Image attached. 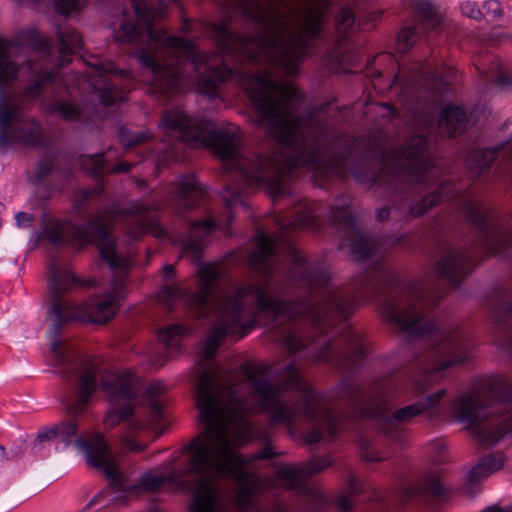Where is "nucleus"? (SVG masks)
<instances>
[{"instance_id": "aec40b11", "label": "nucleus", "mask_w": 512, "mask_h": 512, "mask_svg": "<svg viewBox=\"0 0 512 512\" xmlns=\"http://www.w3.org/2000/svg\"><path fill=\"white\" fill-rule=\"evenodd\" d=\"M48 110L51 114L59 115L68 121H79L85 117L84 112L70 101H56L49 105Z\"/></svg>"}, {"instance_id": "2eb2a0df", "label": "nucleus", "mask_w": 512, "mask_h": 512, "mask_svg": "<svg viewBox=\"0 0 512 512\" xmlns=\"http://www.w3.org/2000/svg\"><path fill=\"white\" fill-rule=\"evenodd\" d=\"M465 111L458 106H448L442 110L439 119V128L449 137L462 133L467 126Z\"/></svg>"}, {"instance_id": "473e14b6", "label": "nucleus", "mask_w": 512, "mask_h": 512, "mask_svg": "<svg viewBox=\"0 0 512 512\" xmlns=\"http://www.w3.org/2000/svg\"><path fill=\"white\" fill-rule=\"evenodd\" d=\"M390 214V208L389 207H383L377 211V219L381 222L386 221Z\"/></svg>"}, {"instance_id": "f3484780", "label": "nucleus", "mask_w": 512, "mask_h": 512, "mask_svg": "<svg viewBox=\"0 0 512 512\" xmlns=\"http://www.w3.org/2000/svg\"><path fill=\"white\" fill-rule=\"evenodd\" d=\"M497 148L476 149L470 152L467 163L475 176H480L496 159Z\"/></svg>"}, {"instance_id": "20e7f679", "label": "nucleus", "mask_w": 512, "mask_h": 512, "mask_svg": "<svg viewBox=\"0 0 512 512\" xmlns=\"http://www.w3.org/2000/svg\"><path fill=\"white\" fill-rule=\"evenodd\" d=\"M428 143L426 136L415 135L393 149L389 158L383 150L377 153L388 172V189L408 203V214L414 218L458 194L451 182L438 183L441 171L427 152Z\"/></svg>"}, {"instance_id": "7ed1b4c3", "label": "nucleus", "mask_w": 512, "mask_h": 512, "mask_svg": "<svg viewBox=\"0 0 512 512\" xmlns=\"http://www.w3.org/2000/svg\"><path fill=\"white\" fill-rule=\"evenodd\" d=\"M59 57L53 58L49 41L36 29L19 33L15 41L0 37V84L10 83L17 74H29L31 81L24 88L23 98L35 100L53 83H66L59 75L60 66L69 62L67 57L82 48V38L72 27L59 28Z\"/></svg>"}, {"instance_id": "72a5a7b5", "label": "nucleus", "mask_w": 512, "mask_h": 512, "mask_svg": "<svg viewBox=\"0 0 512 512\" xmlns=\"http://www.w3.org/2000/svg\"><path fill=\"white\" fill-rule=\"evenodd\" d=\"M101 497H102V495H101V494H99V495L95 496V497H94V498L89 502V504H88V505H89V506H92V505H94V504L98 503V502H99V499H100Z\"/></svg>"}, {"instance_id": "4be33fe9", "label": "nucleus", "mask_w": 512, "mask_h": 512, "mask_svg": "<svg viewBox=\"0 0 512 512\" xmlns=\"http://www.w3.org/2000/svg\"><path fill=\"white\" fill-rule=\"evenodd\" d=\"M149 138V134L145 131H131L126 128L119 129V139L125 147H131L142 142H145Z\"/></svg>"}, {"instance_id": "412c9836", "label": "nucleus", "mask_w": 512, "mask_h": 512, "mask_svg": "<svg viewBox=\"0 0 512 512\" xmlns=\"http://www.w3.org/2000/svg\"><path fill=\"white\" fill-rule=\"evenodd\" d=\"M417 28L405 27L403 28L397 37V50L401 53H405L417 40Z\"/></svg>"}, {"instance_id": "0eeeda50", "label": "nucleus", "mask_w": 512, "mask_h": 512, "mask_svg": "<svg viewBox=\"0 0 512 512\" xmlns=\"http://www.w3.org/2000/svg\"><path fill=\"white\" fill-rule=\"evenodd\" d=\"M49 142L41 125L24 112L21 104L9 103L0 108V148L10 144L37 148Z\"/></svg>"}, {"instance_id": "a878e982", "label": "nucleus", "mask_w": 512, "mask_h": 512, "mask_svg": "<svg viewBox=\"0 0 512 512\" xmlns=\"http://www.w3.org/2000/svg\"><path fill=\"white\" fill-rule=\"evenodd\" d=\"M482 14L488 20H496L502 14V8L498 0H488L483 5Z\"/></svg>"}, {"instance_id": "6e6552de", "label": "nucleus", "mask_w": 512, "mask_h": 512, "mask_svg": "<svg viewBox=\"0 0 512 512\" xmlns=\"http://www.w3.org/2000/svg\"><path fill=\"white\" fill-rule=\"evenodd\" d=\"M88 64V72L73 76L75 83H89L103 105H112L126 99V92L119 87V83L120 78H130L128 71L120 70L106 60L95 59Z\"/></svg>"}, {"instance_id": "f257e3e1", "label": "nucleus", "mask_w": 512, "mask_h": 512, "mask_svg": "<svg viewBox=\"0 0 512 512\" xmlns=\"http://www.w3.org/2000/svg\"><path fill=\"white\" fill-rule=\"evenodd\" d=\"M253 107L255 124L271 142L268 155L252 153L244 147L236 126L217 128L203 116H188L179 106L164 111L158 124L163 139L160 153L155 157L157 167L181 160L187 147H205L214 151L226 171L237 172L240 179H230L221 194L228 209L225 220L192 221L188 234L174 235L157 224L155 213L162 203L148 206L134 202L125 209L92 215L83 225L54 220L41 233L54 245H96L101 258L114 273L110 286L102 294L79 305L68 293L74 287L92 286L94 282H82L67 264L52 261L48 268L47 317L53 372L71 388L72 395L66 403L68 417L48 432L40 433L38 438L46 440L54 436L66 445L75 446L90 465L106 475L115 494L156 493L169 484L194 495L191 507H227L216 485L219 479L226 478L239 484L235 507H260L257 495L278 484L291 490L295 499L275 501L271 507H303V464L279 466L274 477H265L253 463L275 457L270 446L249 458L238 452L240 445L258 437L248 418L250 414L265 412L272 423H282L290 430L303 418V379L295 364L288 363L281 379L274 380L270 378L268 365L245 363L239 371L242 380L231 375L227 381L218 380L220 372L213 364L221 341L226 337H244L261 313L274 320L275 337L289 353L303 349V297L285 299L289 288L303 289V255L288 238L289 231L303 229L302 200L288 218L278 221L276 236L257 232L254 250L247 259L249 266L264 276L281 271L280 264L285 259L289 264V270L284 271L287 287L271 280L246 281L230 287L212 301L216 282L221 277L218 266L199 264L195 292L183 290L174 283L172 265L162 269L163 286L157 294L158 301L171 308L180 300L193 308L198 317H204L209 311L214 316L202 348L203 358L195 369L196 404L205 428L185 447L190 458L183 468L174 467L178 456H172L169 462L144 473L137 484L127 482L103 434L90 432L86 405L99 386L111 404L105 425L113 427L125 422L131 435L123 437V445L133 452H141L147 445L135 441L132 435L148 429L159 430L155 438L162 433L159 425L164 419L165 386L162 382L145 386L132 371L101 369L96 362L58 338L61 328L71 321L108 322L126 296L131 253L122 254L117 250L110 232L111 222L123 219L131 241L151 231L157 237H168L181 245L182 254L198 262L212 232L225 230L233 220L230 209L244 203L245 187L264 189L274 200L292 195L290 174L296 168H303V116L296 112L298 106Z\"/></svg>"}, {"instance_id": "ddd939ff", "label": "nucleus", "mask_w": 512, "mask_h": 512, "mask_svg": "<svg viewBox=\"0 0 512 512\" xmlns=\"http://www.w3.org/2000/svg\"><path fill=\"white\" fill-rule=\"evenodd\" d=\"M470 265L471 256L465 249L446 248L435 264V272L451 285L458 286L469 273Z\"/></svg>"}, {"instance_id": "2f4dec72", "label": "nucleus", "mask_w": 512, "mask_h": 512, "mask_svg": "<svg viewBox=\"0 0 512 512\" xmlns=\"http://www.w3.org/2000/svg\"><path fill=\"white\" fill-rule=\"evenodd\" d=\"M497 84L504 86V87H508V86L512 85V79L509 75L500 74L497 77Z\"/></svg>"}, {"instance_id": "393cba45", "label": "nucleus", "mask_w": 512, "mask_h": 512, "mask_svg": "<svg viewBox=\"0 0 512 512\" xmlns=\"http://www.w3.org/2000/svg\"><path fill=\"white\" fill-rule=\"evenodd\" d=\"M100 194L99 189L81 191L75 197V209L78 212L85 210L86 205Z\"/></svg>"}, {"instance_id": "c9c22d12", "label": "nucleus", "mask_w": 512, "mask_h": 512, "mask_svg": "<svg viewBox=\"0 0 512 512\" xmlns=\"http://www.w3.org/2000/svg\"><path fill=\"white\" fill-rule=\"evenodd\" d=\"M389 112L392 114L394 113V110L392 108H389Z\"/></svg>"}, {"instance_id": "6ab92c4d", "label": "nucleus", "mask_w": 512, "mask_h": 512, "mask_svg": "<svg viewBox=\"0 0 512 512\" xmlns=\"http://www.w3.org/2000/svg\"><path fill=\"white\" fill-rule=\"evenodd\" d=\"M186 332V328L178 324H172L160 329L158 338L165 348L173 353L179 349L181 338Z\"/></svg>"}, {"instance_id": "c756f323", "label": "nucleus", "mask_w": 512, "mask_h": 512, "mask_svg": "<svg viewBox=\"0 0 512 512\" xmlns=\"http://www.w3.org/2000/svg\"><path fill=\"white\" fill-rule=\"evenodd\" d=\"M362 457L366 460V461H370V462H373V461H381L383 460L384 458L382 456H380V454L376 451H373V450H370V449H366L362 452Z\"/></svg>"}, {"instance_id": "5701e85b", "label": "nucleus", "mask_w": 512, "mask_h": 512, "mask_svg": "<svg viewBox=\"0 0 512 512\" xmlns=\"http://www.w3.org/2000/svg\"><path fill=\"white\" fill-rule=\"evenodd\" d=\"M87 0H53L57 11L65 16H69L82 9Z\"/></svg>"}, {"instance_id": "39448f33", "label": "nucleus", "mask_w": 512, "mask_h": 512, "mask_svg": "<svg viewBox=\"0 0 512 512\" xmlns=\"http://www.w3.org/2000/svg\"><path fill=\"white\" fill-rule=\"evenodd\" d=\"M397 382L392 378L374 382L362 387L352 379L342 380L337 387V398L352 409V416L370 419L389 438L401 441L405 426L427 410L437 407L446 394L441 389L424 400L390 409V403L397 397Z\"/></svg>"}, {"instance_id": "f03ea898", "label": "nucleus", "mask_w": 512, "mask_h": 512, "mask_svg": "<svg viewBox=\"0 0 512 512\" xmlns=\"http://www.w3.org/2000/svg\"><path fill=\"white\" fill-rule=\"evenodd\" d=\"M234 9L257 27L250 36L235 35L221 25L225 42L235 38L237 50L249 61H265L293 75L312 49L325 39L331 0H231Z\"/></svg>"}, {"instance_id": "a211bd4d", "label": "nucleus", "mask_w": 512, "mask_h": 512, "mask_svg": "<svg viewBox=\"0 0 512 512\" xmlns=\"http://www.w3.org/2000/svg\"><path fill=\"white\" fill-rule=\"evenodd\" d=\"M415 10L420 20L419 26L421 29L438 30L441 24V16L429 0H418L415 3Z\"/></svg>"}, {"instance_id": "bb28decb", "label": "nucleus", "mask_w": 512, "mask_h": 512, "mask_svg": "<svg viewBox=\"0 0 512 512\" xmlns=\"http://www.w3.org/2000/svg\"><path fill=\"white\" fill-rule=\"evenodd\" d=\"M425 490L428 494H430L431 496L438 500L443 499L446 494L445 487L436 478H432L427 482Z\"/></svg>"}, {"instance_id": "1a4fd4ad", "label": "nucleus", "mask_w": 512, "mask_h": 512, "mask_svg": "<svg viewBox=\"0 0 512 512\" xmlns=\"http://www.w3.org/2000/svg\"><path fill=\"white\" fill-rule=\"evenodd\" d=\"M466 218L480 234V245L493 254L512 247V233L503 229L500 220L477 202L463 199Z\"/></svg>"}, {"instance_id": "7c9ffc66", "label": "nucleus", "mask_w": 512, "mask_h": 512, "mask_svg": "<svg viewBox=\"0 0 512 512\" xmlns=\"http://www.w3.org/2000/svg\"><path fill=\"white\" fill-rule=\"evenodd\" d=\"M15 219H16V224L19 227L27 226L32 220L31 216L24 212H19L18 214H16Z\"/></svg>"}, {"instance_id": "9d476101", "label": "nucleus", "mask_w": 512, "mask_h": 512, "mask_svg": "<svg viewBox=\"0 0 512 512\" xmlns=\"http://www.w3.org/2000/svg\"><path fill=\"white\" fill-rule=\"evenodd\" d=\"M453 77L454 71L450 67H436L430 62L418 61L408 69H400L392 83H422L429 89L446 91Z\"/></svg>"}, {"instance_id": "dca6fc26", "label": "nucleus", "mask_w": 512, "mask_h": 512, "mask_svg": "<svg viewBox=\"0 0 512 512\" xmlns=\"http://www.w3.org/2000/svg\"><path fill=\"white\" fill-rule=\"evenodd\" d=\"M503 465L501 453L489 454L483 457L468 473L467 479L471 484H476L489 475L499 470Z\"/></svg>"}, {"instance_id": "b1692460", "label": "nucleus", "mask_w": 512, "mask_h": 512, "mask_svg": "<svg viewBox=\"0 0 512 512\" xmlns=\"http://www.w3.org/2000/svg\"><path fill=\"white\" fill-rule=\"evenodd\" d=\"M355 23V16L349 8H341L335 19L336 29L340 33L348 31Z\"/></svg>"}, {"instance_id": "c85d7f7f", "label": "nucleus", "mask_w": 512, "mask_h": 512, "mask_svg": "<svg viewBox=\"0 0 512 512\" xmlns=\"http://www.w3.org/2000/svg\"><path fill=\"white\" fill-rule=\"evenodd\" d=\"M461 11L464 15L477 19L480 15H482V11L478 9L476 4L471 1H465L461 4Z\"/></svg>"}, {"instance_id": "f8f14e48", "label": "nucleus", "mask_w": 512, "mask_h": 512, "mask_svg": "<svg viewBox=\"0 0 512 512\" xmlns=\"http://www.w3.org/2000/svg\"><path fill=\"white\" fill-rule=\"evenodd\" d=\"M205 187L193 174L183 175L167 191V202L177 213L193 210L205 195Z\"/></svg>"}, {"instance_id": "4468645a", "label": "nucleus", "mask_w": 512, "mask_h": 512, "mask_svg": "<svg viewBox=\"0 0 512 512\" xmlns=\"http://www.w3.org/2000/svg\"><path fill=\"white\" fill-rule=\"evenodd\" d=\"M112 152V149H109L105 153L81 156L80 165L85 171L97 178L106 173L127 172L134 166L130 162H118L115 165H110L109 162L114 157Z\"/></svg>"}, {"instance_id": "9b49d317", "label": "nucleus", "mask_w": 512, "mask_h": 512, "mask_svg": "<svg viewBox=\"0 0 512 512\" xmlns=\"http://www.w3.org/2000/svg\"><path fill=\"white\" fill-rule=\"evenodd\" d=\"M494 342L512 356V298L500 293L491 304Z\"/></svg>"}, {"instance_id": "cd10ccee", "label": "nucleus", "mask_w": 512, "mask_h": 512, "mask_svg": "<svg viewBox=\"0 0 512 512\" xmlns=\"http://www.w3.org/2000/svg\"><path fill=\"white\" fill-rule=\"evenodd\" d=\"M54 168V161L51 158L42 159L36 168V180L41 182L48 176Z\"/></svg>"}, {"instance_id": "f704fd0d", "label": "nucleus", "mask_w": 512, "mask_h": 512, "mask_svg": "<svg viewBox=\"0 0 512 512\" xmlns=\"http://www.w3.org/2000/svg\"><path fill=\"white\" fill-rule=\"evenodd\" d=\"M5 459V449L3 446H0V462Z\"/></svg>"}, {"instance_id": "423d86ee", "label": "nucleus", "mask_w": 512, "mask_h": 512, "mask_svg": "<svg viewBox=\"0 0 512 512\" xmlns=\"http://www.w3.org/2000/svg\"><path fill=\"white\" fill-rule=\"evenodd\" d=\"M450 412L482 446L496 445L512 431V380L496 376L481 388L459 394L451 401Z\"/></svg>"}]
</instances>
